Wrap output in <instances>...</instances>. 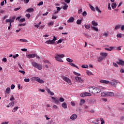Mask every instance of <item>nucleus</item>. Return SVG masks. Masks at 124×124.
Returning <instances> with one entry per match:
<instances>
[{
  "instance_id": "1",
  "label": "nucleus",
  "mask_w": 124,
  "mask_h": 124,
  "mask_svg": "<svg viewBox=\"0 0 124 124\" xmlns=\"http://www.w3.org/2000/svg\"><path fill=\"white\" fill-rule=\"evenodd\" d=\"M88 89L89 93L95 94V93H101V91H102L103 87L102 86H97L96 87H90Z\"/></svg>"
},
{
  "instance_id": "2",
  "label": "nucleus",
  "mask_w": 124,
  "mask_h": 124,
  "mask_svg": "<svg viewBox=\"0 0 124 124\" xmlns=\"http://www.w3.org/2000/svg\"><path fill=\"white\" fill-rule=\"evenodd\" d=\"M51 98L55 104H60V102H63L64 101V99L62 97H60L59 100L58 98H55V97H51Z\"/></svg>"
},
{
  "instance_id": "3",
  "label": "nucleus",
  "mask_w": 124,
  "mask_h": 124,
  "mask_svg": "<svg viewBox=\"0 0 124 124\" xmlns=\"http://www.w3.org/2000/svg\"><path fill=\"white\" fill-rule=\"evenodd\" d=\"M31 64L33 67L37 68L39 70H41L42 69V65L41 64L37 63L36 62L33 61L31 62Z\"/></svg>"
},
{
  "instance_id": "4",
  "label": "nucleus",
  "mask_w": 124,
  "mask_h": 124,
  "mask_svg": "<svg viewBox=\"0 0 124 124\" xmlns=\"http://www.w3.org/2000/svg\"><path fill=\"white\" fill-rule=\"evenodd\" d=\"M55 60L58 62H63V61L61 59V58H64V54H57L55 57Z\"/></svg>"
},
{
  "instance_id": "5",
  "label": "nucleus",
  "mask_w": 124,
  "mask_h": 124,
  "mask_svg": "<svg viewBox=\"0 0 124 124\" xmlns=\"http://www.w3.org/2000/svg\"><path fill=\"white\" fill-rule=\"evenodd\" d=\"M112 81L109 82V85L110 86H111L112 87H114L116 88V86L118 85V84L120 83L116 79H113L111 80Z\"/></svg>"
},
{
  "instance_id": "6",
  "label": "nucleus",
  "mask_w": 124,
  "mask_h": 124,
  "mask_svg": "<svg viewBox=\"0 0 124 124\" xmlns=\"http://www.w3.org/2000/svg\"><path fill=\"white\" fill-rule=\"evenodd\" d=\"M62 79H63V80L64 81H65V82H66V83H67L69 85H72V82H71V80H70V79L65 76H62Z\"/></svg>"
},
{
  "instance_id": "7",
  "label": "nucleus",
  "mask_w": 124,
  "mask_h": 124,
  "mask_svg": "<svg viewBox=\"0 0 124 124\" xmlns=\"http://www.w3.org/2000/svg\"><path fill=\"white\" fill-rule=\"evenodd\" d=\"M81 97H85V96H92V93L88 92H85L80 94Z\"/></svg>"
},
{
  "instance_id": "8",
  "label": "nucleus",
  "mask_w": 124,
  "mask_h": 124,
  "mask_svg": "<svg viewBox=\"0 0 124 124\" xmlns=\"http://www.w3.org/2000/svg\"><path fill=\"white\" fill-rule=\"evenodd\" d=\"M116 63H117V64H118L119 65H122V66H124V61L120 59L118 62H116Z\"/></svg>"
},
{
  "instance_id": "9",
  "label": "nucleus",
  "mask_w": 124,
  "mask_h": 124,
  "mask_svg": "<svg viewBox=\"0 0 124 124\" xmlns=\"http://www.w3.org/2000/svg\"><path fill=\"white\" fill-rule=\"evenodd\" d=\"M27 58L28 59H33V58H35L36 57V54H28L26 55Z\"/></svg>"
},
{
  "instance_id": "10",
  "label": "nucleus",
  "mask_w": 124,
  "mask_h": 124,
  "mask_svg": "<svg viewBox=\"0 0 124 124\" xmlns=\"http://www.w3.org/2000/svg\"><path fill=\"white\" fill-rule=\"evenodd\" d=\"M75 80H76V81H78V82H80V83H83V82H84V80L82 79V78H81L80 77H75Z\"/></svg>"
},
{
  "instance_id": "11",
  "label": "nucleus",
  "mask_w": 124,
  "mask_h": 124,
  "mask_svg": "<svg viewBox=\"0 0 124 124\" xmlns=\"http://www.w3.org/2000/svg\"><path fill=\"white\" fill-rule=\"evenodd\" d=\"M100 56H101L102 58H104V59L106 57L108 56V54L107 53L104 52H100Z\"/></svg>"
},
{
  "instance_id": "12",
  "label": "nucleus",
  "mask_w": 124,
  "mask_h": 124,
  "mask_svg": "<svg viewBox=\"0 0 124 124\" xmlns=\"http://www.w3.org/2000/svg\"><path fill=\"white\" fill-rule=\"evenodd\" d=\"M101 95V96H108V92H102Z\"/></svg>"
},
{
  "instance_id": "13",
  "label": "nucleus",
  "mask_w": 124,
  "mask_h": 124,
  "mask_svg": "<svg viewBox=\"0 0 124 124\" xmlns=\"http://www.w3.org/2000/svg\"><path fill=\"white\" fill-rule=\"evenodd\" d=\"M100 83H103V84H109L110 81L104 79H102L100 81Z\"/></svg>"
},
{
  "instance_id": "14",
  "label": "nucleus",
  "mask_w": 124,
  "mask_h": 124,
  "mask_svg": "<svg viewBox=\"0 0 124 124\" xmlns=\"http://www.w3.org/2000/svg\"><path fill=\"white\" fill-rule=\"evenodd\" d=\"M73 22H74V17L72 16L70 17L67 20V23H73Z\"/></svg>"
},
{
  "instance_id": "15",
  "label": "nucleus",
  "mask_w": 124,
  "mask_h": 124,
  "mask_svg": "<svg viewBox=\"0 0 124 124\" xmlns=\"http://www.w3.org/2000/svg\"><path fill=\"white\" fill-rule=\"evenodd\" d=\"M36 81L38 82V83H40V84H43V83H44V81H43L42 79H41L39 78H37Z\"/></svg>"
},
{
  "instance_id": "16",
  "label": "nucleus",
  "mask_w": 124,
  "mask_h": 124,
  "mask_svg": "<svg viewBox=\"0 0 124 124\" xmlns=\"http://www.w3.org/2000/svg\"><path fill=\"white\" fill-rule=\"evenodd\" d=\"M46 44H55V42H53L52 40H47L45 42Z\"/></svg>"
},
{
  "instance_id": "17",
  "label": "nucleus",
  "mask_w": 124,
  "mask_h": 124,
  "mask_svg": "<svg viewBox=\"0 0 124 124\" xmlns=\"http://www.w3.org/2000/svg\"><path fill=\"white\" fill-rule=\"evenodd\" d=\"M71 120H75L77 119V115L76 114H73L71 117H70Z\"/></svg>"
},
{
  "instance_id": "18",
  "label": "nucleus",
  "mask_w": 124,
  "mask_h": 124,
  "mask_svg": "<svg viewBox=\"0 0 124 124\" xmlns=\"http://www.w3.org/2000/svg\"><path fill=\"white\" fill-rule=\"evenodd\" d=\"M46 91L47 93H48L50 94V95H54L55 94V93H54L51 92L50 89H49L48 88L46 90Z\"/></svg>"
},
{
  "instance_id": "19",
  "label": "nucleus",
  "mask_w": 124,
  "mask_h": 124,
  "mask_svg": "<svg viewBox=\"0 0 124 124\" xmlns=\"http://www.w3.org/2000/svg\"><path fill=\"white\" fill-rule=\"evenodd\" d=\"M26 11L29 13H31V12H33V11H34V9H33V8H29L26 10Z\"/></svg>"
},
{
  "instance_id": "20",
  "label": "nucleus",
  "mask_w": 124,
  "mask_h": 124,
  "mask_svg": "<svg viewBox=\"0 0 124 124\" xmlns=\"http://www.w3.org/2000/svg\"><path fill=\"white\" fill-rule=\"evenodd\" d=\"M114 93L108 92V96H114Z\"/></svg>"
},
{
  "instance_id": "21",
  "label": "nucleus",
  "mask_w": 124,
  "mask_h": 124,
  "mask_svg": "<svg viewBox=\"0 0 124 124\" xmlns=\"http://www.w3.org/2000/svg\"><path fill=\"white\" fill-rule=\"evenodd\" d=\"M85 100L84 99H81L80 101L79 106H83V104H85Z\"/></svg>"
},
{
  "instance_id": "22",
  "label": "nucleus",
  "mask_w": 124,
  "mask_h": 124,
  "mask_svg": "<svg viewBox=\"0 0 124 124\" xmlns=\"http://www.w3.org/2000/svg\"><path fill=\"white\" fill-rule=\"evenodd\" d=\"M114 48H115V46H110L109 47V48H105V49L107 51H111L113 49H114Z\"/></svg>"
},
{
  "instance_id": "23",
  "label": "nucleus",
  "mask_w": 124,
  "mask_h": 124,
  "mask_svg": "<svg viewBox=\"0 0 124 124\" xmlns=\"http://www.w3.org/2000/svg\"><path fill=\"white\" fill-rule=\"evenodd\" d=\"M92 24L94 27L98 26V24L97 23V22H96L94 20L92 21Z\"/></svg>"
},
{
  "instance_id": "24",
  "label": "nucleus",
  "mask_w": 124,
  "mask_h": 124,
  "mask_svg": "<svg viewBox=\"0 0 124 124\" xmlns=\"http://www.w3.org/2000/svg\"><path fill=\"white\" fill-rule=\"evenodd\" d=\"M111 7L112 9H115L117 7V4L115 2L112 3L111 5Z\"/></svg>"
},
{
  "instance_id": "25",
  "label": "nucleus",
  "mask_w": 124,
  "mask_h": 124,
  "mask_svg": "<svg viewBox=\"0 0 124 124\" xmlns=\"http://www.w3.org/2000/svg\"><path fill=\"white\" fill-rule=\"evenodd\" d=\"M62 108H64V109L67 108V104H66V103H63L62 104Z\"/></svg>"
},
{
  "instance_id": "26",
  "label": "nucleus",
  "mask_w": 124,
  "mask_h": 124,
  "mask_svg": "<svg viewBox=\"0 0 124 124\" xmlns=\"http://www.w3.org/2000/svg\"><path fill=\"white\" fill-rule=\"evenodd\" d=\"M91 29L93 31H98V28L96 27L91 26Z\"/></svg>"
},
{
  "instance_id": "27",
  "label": "nucleus",
  "mask_w": 124,
  "mask_h": 124,
  "mask_svg": "<svg viewBox=\"0 0 124 124\" xmlns=\"http://www.w3.org/2000/svg\"><path fill=\"white\" fill-rule=\"evenodd\" d=\"M104 59V58L103 57H102L101 56L99 57L98 58V59H97V62H101L102 61H103Z\"/></svg>"
},
{
  "instance_id": "28",
  "label": "nucleus",
  "mask_w": 124,
  "mask_h": 124,
  "mask_svg": "<svg viewBox=\"0 0 124 124\" xmlns=\"http://www.w3.org/2000/svg\"><path fill=\"white\" fill-rule=\"evenodd\" d=\"M10 88L8 87L6 89V93H7V94H9V93H10Z\"/></svg>"
},
{
  "instance_id": "29",
  "label": "nucleus",
  "mask_w": 124,
  "mask_h": 124,
  "mask_svg": "<svg viewBox=\"0 0 124 124\" xmlns=\"http://www.w3.org/2000/svg\"><path fill=\"white\" fill-rule=\"evenodd\" d=\"M70 65H71V66H73V67H76V68H77L78 69H79V67H78L77 66H76V65H75L74 63H70Z\"/></svg>"
},
{
  "instance_id": "30",
  "label": "nucleus",
  "mask_w": 124,
  "mask_h": 124,
  "mask_svg": "<svg viewBox=\"0 0 124 124\" xmlns=\"http://www.w3.org/2000/svg\"><path fill=\"white\" fill-rule=\"evenodd\" d=\"M19 41L21 42H29V41H28L26 39H19Z\"/></svg>"
},
{
  "instance_id": "31",
  "label": "nucleus",
  "mask_w": 124,
  "mask_h": 124,
  "mask_svg": "<svg viewBox=\"0 0 124 124\" xmlns=\"http://www.w3.org/2000/svg\"><path fill=\"white\" fill-rule=\"evenodd\" d=\"M89 6H90V9H91L92 11H95V9L94 8V7H93V6H92V5L91 4H89Z\"/></svg>"
},
{
  "instance_id": "32",
  "label": "nucleus",
  "mask_w": 124,
  "mask_h": 124,
  "mask_svg": "<svg viewBox=\"0 0 124 124\" xmlns=\"http://www.w3.org/2000/svg\"><path fill=\"white\" fill-rule=\"evenodd\" d=\"M95 9L96 11H97V12H98L99 13H101V11L99 9L98 6H96Z\"/></svg>"
},
{
  "instance_id": "33",
  "label": "nucleus",
  "mask_w": 124,
  "mask_h": 124,
  "mask_svg": "<svg viewBox=\"0 0 124 124\" xmlns=\"http://www.w3.org/2000/svg\"><path fill=\"white\" fill-rule=\"evenodd\" d=\"M26 22V19L25 18H21L19 20V23H23Z\"/></svg>"
},
{
  "instance_id": "34",
  "label": "nucleus",
  "mask_w": 124,
  "mask_h": 124,
  "mask_svg": "<svg viewBox=\"0 0 124 124\" xmlns=\"http://www.w3.org/2000/svg\"><path fill=\"white\" fill-rule=\"evenodd\" d=\"M93 124H99V119H96L95 121H94L93 122Z\"/></svg>"
},
{
  "instance_id": "35",
  "label": "nucleus",
  "mask_w": 124,
  "mask_h": 124,
  "mask_svg": "<svg viewBox=\"0 0 124 124\" xmlns=\"http://www.w3.org/2000/svg\"><path fill=\"white\" fill-rule=\"evenodd\" d=\"M48 27H52L54 25V22L51 21L49 23L47 24Z\"/></svg>"
},
{
  "instance_id": "36",
  "label": "nucleus",
  "mask_w": 124,
  "mask_h": 124,
  "mask_svg": "<svg viewBox=\"0 0 124 124\" xmlns=\"http://www.w3.org/2000/svg\"><path fill=\"white\" fill-rule=\"evenodd\" d=\"M121 28V25H116L114 28V30H119Z\"/></svg>"
},
{
  "instance_id": "37",
  "label": "nucleus",
  "mask_w": 124,
  "mask_h": 124,
  "mask_svg": "<svg viewBox=\"0 0 124 124\" xmlns=\"http://www.w3.org/2000/svg\"><path fill=\"white\" fill-rule=\"evenodd\" d=\"M66 61L67 62H73V60L70 58H66Z\"/></svg>"
},
{
  "instance_id": "38",
  "label": "nucleus",
  "mask_w": 124,
  "mask_h": 124,
  "mask_svg": "<svg viewBox=\"0 0 124 124\" xmlns=\"http://www.w3.org/2000/svg\"><path fill=\"white\" fill-rule=\"evenodd\" d=\"M18 109H19L18 107H15L13 109V112H15V111H17V110H18Z\"/></svg>"
},
{
  "instance_id": "39",
  "label": "nucleus",
  "mask_w": 124,
  "mask_h": 124,
  "mask_svg": "<svg viewBox=\"0 0 124 124\" xmlns=\"http://www.w3.org/2000/svg\"><path fill=\"white\" fill-rule=\"evenodd\" d=\"M84 27H85V29H87V30H89L90 29V28H91V27L89 25H87V24H85L84 25Z\"/></svg>"
},
{
  "instance_id": "40",
  "label": "nucleus",
  "mask_w": 124,
  "mask_h": 124,
  "mask_svg": "<svg viewBox=\"0 0 124 124\" xmlns=\"http://www.w3.org/2000/svg\"><path fill=\"white\" fill-rule=\"evenodd\" d=\"M37 78L33 77L31 78V81H37Z\"/></svg>"
},
{
  "instance_id": "41",
  "label": "nucleus",
  "mask_w": 124,
  "mask_h": 124,
  "mask_svg": "<svg viewBox=\"0 0 124 124\" xmlns=\"http://www.w3.org/2000/svg\"><path fill=\"white\" fill-rule=\"evenodd\" d=\"M81 23H82V21H81V20L78 19V20L77 21V25H80Z\"/></svg>"
},
{
  "instance_id": "42",
  "label": "nucleus",
  "mask_w": 124,
  "mask_h": 124,
  "mask_svg": "<svg viewBox=\"0 0 124 124\" xmlns=\"http://www.w3.org/2000/svg\"><path fill=\"white\" fill-rule=\"evenodd\" d=\"M73 74L75 75H76L77 76H80L81 75V74L74 71L73 72Z\"/></svg>"
},
{
  "instance_id": "43",
  "label": "nucleus",
  "mask_w": 124,
  "mask_h": 124,
  "mask_svg": "<svg viewBox=\"0 0 124 124\" xmlns=\"http://www.w3.org/2000/svg\"><path fill=\"white\" fill-rule=\"evenodd\" d=\"M100 121L101 122V124H104V123H105L104 122V120H103V118H100Z\"/></svg>"
},
{
  "instance_id": "44",
  "label": "nucleus",
  "mask_w": 124,
  "mask_h": 124,
  "mask_svg": "<svg viewBox=\"0 0 124 124\" xmlns=\"http://www.w3.org/2000/svg\"><path fill=\"white\" fill-rule=\"evenodd\" d=\"M108 10H112V8H111V5L110 4V3H108Z\"/></svg>"
},
{
  "instance_id": "45",
  "label": "nucleus",
  "mask_w": 124,
  "mask_h": 124,
  "mask_svg": "<svg viewBox=\"0 0 124 124\" xmlns=\"http://www.w3.org/2000/svg\"><path fill=\"white\" fill-rule=\"evenodd\" d=\"M81 67H82V68H88L89 66H88V65H82L81 66Z\"/></svg>"
},
{
  "instance_id": "46",
  "label": "nucleus",
  "mask_w": 124,
  "mask_h": 124,
  "mask_svg": "<svg viewBox=\"0 0 124 124\" xmlns=\"http://www.w3.org/2000/svg\"><path fill=\"white\" fill-rule=\"evenodd\" d=\"M14 100H15V98H14L13 95H12L11 97L10 98V101H14Z\"/></svg>"
},
{
  "instance_id": "47",
  "label": "nucleus",
  "mask_w": 124,
  "mask_h": 124,
  "mask_svg": "<svg viewBox=\"0 0 124 124\" xmlns=\"http://www.w3.org/2000/svg\"><path fill=\"white\" fill-rule=\"evenodd\" d=\"M19 72L22 73V74H23V75H25V74H26V72H25V71L19 70Z\"/></svg>"
},
{
  "instance_id": "48",
  "label": "nucleus",
  "mask_w": 124,
  "mask_h": 124,
  "mask_svg": "<svg viewBox=\"0 0 124 124\" xmlns=\"http://www.w3.org/2000/svg\"><path fill=\"white\" fill-rule=\"evenodd\" d=\"M8 18V16H5L4 17H3L1 19V20H3V21H4V20H5V19Z\"/></svg>"
},
{
  "instance_id": "49",
  "label": "nucleus",
  "mask_w": 124,
  "mask_h": 124,
  "mask_svg": "<svg viewBox=\"0 0 124 124\" xmlns=\"http://www.w3.org/2000/svg\"><path fill=\"white\" fill-rule=\"evenodd\" d=\"M116 36L117 38H122V33L118 34Z\"/></svg>"
},
{
  "instance_id": "50",
  "label": "nucleus",
  "mask_w": 124,
  "mask_h": 124,
  "mask_svg": "<svg viewBox=\"0 0 124 124\" xmlns=\"http://www.w3.org/2000/svg\"><path fill=\"white\" fill-rule=\"evenodd\" d=\"M38 6H40V5H43V1L40 2L38 4Z\"/></svg>"
},
{
  "instance_id": "51",
  "label": "nucleus",
  "mask_w": 124,
  "mask_h": 124,
  "mask_svg": "<svg viewBox=\"0 0 124 124\" xmlns=\"http://www.w3.org/2000/svg\"><path fill=\"white\" fill-rule=\"evenodd\" d=\"M2 61L4 62H7V59H6V58H4L2 59Z\"/></svg>"
},
{
  "instance_id": "52",
  "label": "nucleus",
  "mask_w": 124,
  "mask_h": 124,
  "mask_svg": "<svg viewBox=\"0 0 124 124\" xmlns=\"http://www.w3.org/2000/svg\"><path fill=\"white\" fill-rule=\"evenodd\" d=\"M67 7H68V5H64L63 7V9L64 10H66V9H67Z\"/></svg>"
},
{
  "instance_id": "53",
  "label": "nucleus",
  "mask_w": 124,
  "mask_h": 124,
  "mask_svg": "<svg viewBox=\"0 0 124 124\" xmlns=\"http://www.w3.org/2000/svg\"><path fill=\"white\" fill-rule=\"evenodd\" d=\"M26 17H27V18H28V19H30V18L31 17V14H26Z\"/></svg>"
},
{
  "instance_id": "54",
  "label": "nucleus",
  "mask_w": 124,
  "mask_h": 124,
  "mask_svg": "<svg viewBox=\"0 0 124 124\" xmlns=\"http://www.w3.org/2000/svg\"><path fill=\"white\" fill-rule=\"evenodd\" d=\"M15 88V85H14V84H12L11 86V90H14Z\"/></svg>"
},
{
  "instance_id": "55",
  "label": "nucleus",
  "mask_w": 124,
  "mask_h": 124,
  "mask_svg": "<svg viewBox=\"0 0 124 124\" xmlns=\"http://www.w3.org/2000/svg\"><path fill=\"white\" fill-rule=\"evenodd\" d=\"M113 65L115 66V67H119V65H118V64L115 62L113 63Z\"/></svg>"
},
{
  "instance_id": "56",
  "label": "nucleus",
  "mask_w": 124,
  "mask_h": 124,
  "mask_svg": "<svg viewBox=\"0 0 124 124\" xmlns=\"http://www.w3.org/2000/svg\"><path fill=\"white\" fill-rule=\"evenodd\" d=\"M24 81H25L26 82H30V78H25L24 79Z\"/></svg>"
},
{
  "instance_id": "57",
  "label": "nucleus",
  "mask_w": 124,
  "mask_h": 124,
  "mask_svg": "<svg viewBox=\"0 0 124 124\" xmlns=\"http://www.w3.org/2000/svg\"><path fill=\"white\" fill-rule=\"evenodd\" d=\"M62 39H60L57 42V44H59V43H62Z\"/></svg>"
},
{
  "instance_id": "58",
  "label": "nucleus",
  "mask_w": 124,
  "mask_h": 124,
  "mask_svg": "<svg viewBox=\"0 0 124 124\" xmlns=\"http://www.w3.org/2000/svg\"><path fill=\"white\" fill-rule=\"evenodd\" d=\"M87 12H86V11H84V12H83V13H82V15L83 16H87Z\"/></svg>"
},
{
  "instance_id": "59",
  "label": "nucleus",
  "mask_w": 124,
  "mask_h": 124,
  "mask_svg": "<svg viewBox=\"0 0 124 124\" xmlns=\"http://www.w3.org/2000/svg\"><path fill=\"white\" fill-rule=\"evenodd\" d=\"M56 8L57 9V11L59 12V11H60L62 9V8H60L59 7H56Z\"/></svg>"
},
{
  "instance_id": "60",
  "label": "nucleus",
  "mask_w": 124,
  "mask_h": 124,
  "mask_svg": "<svg viewBox=\"0 0 124 124\" xmlns=\"http://www.w3.org/2000/svg\"><path fill=\"white\" fill-rule=\"evenodd\" d=\"M18 57H19V54H16L13 56L14 59H16V58H18Z\"/></svg>"
},
{
  "instance_id": "61",
  "label": "nucleus",
  "mask_w": 124,
  "mask_h": 124,
  "mask_svg": "<svg viewBox=\"0 0 124 124\" xmlns=\"http://www.w3.org/2000/svg\"><path fill=\"white\" fill-rule=\"evenodd\" d=\"M49 14V12H46V13L43 14V16H47Z\"/></svg>"
},
{
  "instance_id": "62",
  "label": "nucleus",
  "mask_w": 124,
  "mask_h": 124,
  "mask_svg": "<svg viewBox=\"0 0 124 124\" xmlns=\"http://www.w3.org/2000/svg\"><path fill=\"white\" fill-rule=\"evenodd\" d=\"M29 1H30V0H24V3H29Z\"/></svg>"
},
{
  "instance_id": "63",
  "label": "nucleus",
  "mask_w": 124,
  "mask_h": 124,
  "mask_svg": "<svg viewBox=\"0 0 124 124\" xmlns=\"http://www.w3.org/2000/svg\"><path fill=\"white\" fill-rule=\"evenodd\" d=\"M9 104H10V106H13H13H14V102H13L12 103H10Z\"/></svg>"
},
{
  "instance_id": "64",
  "label": "nucleus",
  "mask_w": 124,
  "mask_h": 124,
  "mask_svg": "<svg viewBox=\"0 0 124 124\" xmlns=\"http://www.w3.org/2000/svg\"><path fill=\"white\" fill-rule=\"evenodd\" d=\"M6 23H10V19H8L5 20Z\"/></svg>"
}]
</instances>
